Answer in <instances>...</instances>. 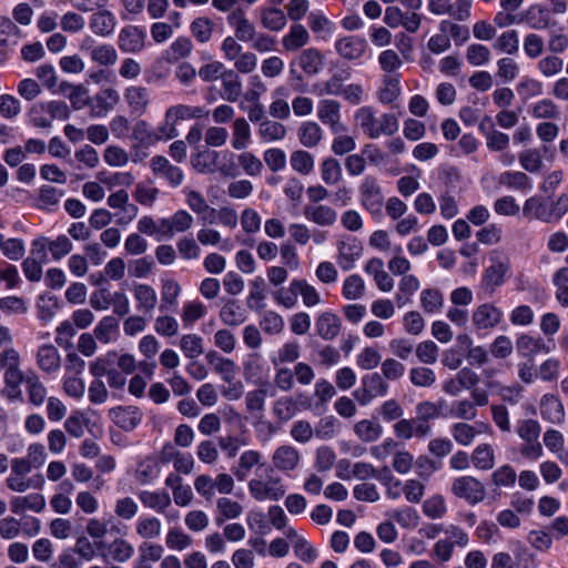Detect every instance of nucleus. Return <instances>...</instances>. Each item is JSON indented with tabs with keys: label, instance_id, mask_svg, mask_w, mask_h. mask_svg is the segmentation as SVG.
I'll use <instances>...</instances> for the list:
<instances>
[{
	"label": "nucleus",
	"instance_id": "1",
	"mask_svg": "<svg viewBox=\"0 0 568 568\" xmlns=\"http://www.w3.org/2000/svg\"><path fill=\"white\" fill-rule=\"evenodd\" d=\"M363 133L369 139H378L381 135H394L398 129V119L393 113H384L379 118L375 115L372 106L359 108L354 115Z\"/></svg>",
	"mask_w": 568,
	"mask_h": 568
},
{
	"label": "nucleus",
	"instance_id": "2",
	"mask_svg": "<svg viewBox=\"0 0 568 568\" xmlns=\"http://www.w3.org/2000/svg\"><path fill=\"white\" fill-rule=\"evenodd\" d=\"M202 106H190L186 104H176L166 109L163 122L154 129L156 142L169 141L179 136L176 128L181 120L200 119L207 115Z\"/></svg>",
	"mask_w": 568,
	"mask_h": 568
},
{
	"label": "nucleus",
	"instance_id": "3",
	"mask_svg": "<svg viewBox=\"0 0 568 568\" xmlns=\"http://www.w3.org/2000/svg\"><path fill=\"white\" fill-rule=\"evenodd\" d=\"M541 426L532 418L520 419L516 424V433L525 442L520 454L527 459L536 460L542 455V446L539 442Z\"/></svg>",
	"mask_w": 568,
	"mask_h": 568
},
{
	"label": "nucleus",
	"instance_id": "4",
	"mask_svg": "<svg viewBox=\"0 0 568 568\" xmlns=\"http://www.w3.org/2000/svg\"><path fill=\"white\" fill-rule=\"evenodd\" d=\"M247 488L256 501H278L286 494V487L278 476H268L266 479L253 478L248 481Z\"/></svg>",
	"mask_w": 568,
	"mask_h": 568
},
{
	"label": "nucleus",
	"instance_id": "5",
	"mask_svg": "<svg viewBox=\"0 0 568 568\" xmlns=\"http://www.w3.org/2000/svg\"><path fill=\"white\" fill-rule=\"evenodd\" d=\"M388 389V383L375 372L362 377L361 386L353 392V397L361 406H367L375 398L385 396Z\"/></svg>",
	"mask_w": 568,
	"mask_h": 568
},
{
	"label": "nucleus",
	"instance_id": "6",
	"mask_svg": "<svg viewBox=\"0 0 568 568\" xmlns=\"http://www.w3.org/2000/svg\"><path fill=\"white\" fill-rule=\"evenodd\" d=\"M452 493L460 499L466 500L469 505L480 504L486 498L485 485L473 476H460L453 480Z\"/></svg>",
	"mask_w": 568,
	"mask_h": 568
},
{
	"label": "nucleus",
	"instance_id": "7",
	"mask_svg": "<svg viewBox=\"0 0 568 568\" xmlns=\"http://www.w3.org/2000/svg\"><path fill=\"white\" fill-rule=\"evenodd\" d=\"M361 204L372 214H379L384 204V195L377 179L366 175L359 185Z\"/></svg>",
	"mask_w": 568,
	"mask_h": 568
},
{
	"label": "nucleus",
	"instance_id": "8",
	"mask_svg": "<svg viewBox=\"0 0 568 568\" xmlns=\"http://www.w3.org/2000/svg\"><path fill=\"white\" fill-rule=\"evenodd\" d=\"M89 372L93 377L106 376V383L111 389L122 390L126 384L125 374L111 365L110 358L97 357L90 362Z\"/></svg>",
	"mask_w": 568,
	"mask_h": 568
},
{
	"label": "nucleus",
	"instance_id": "9",
	"mask_svg": "<svg viewBox=\"0 0 568 568\" xmlns=\"http://www.w3.org/2000/svg\"><path fill=\"white\" fill-rule=\"evenodd\" d=\"M470 0H456L454 3L450 0H429L428 10L436 14H449L457 21H466L470 17Z\"/></svg>",
	"mask_w": 568,
	"mask_h": 568
},
{
	"label": "nucleus",
	"instance_id": "10",
	"mask_svg": "<svg viewBox=\"0 0 568 568\" xmlns=\"http://www.w3.org/2000/svg\"><path fill=\"white\" fill-rule=\"evenodd\" d=\"M504 317L503 311L494 303H484L477 306L471 314V323L478 331L493 329L498 326Z\"/></svg>",
	"mask_w": 568,
	"mask_h": 568
},
{
	"label": "nucleus",
	"instance_id": "11",
	"mask_svg": "<svg viewBox=\"0 0 568 568\" xmlns=\"http://www.w3.org/2000/svg\"><path fill=\"white\" fill-rule=\"evenodd\" d=\"M150 169L156 178L165 180L173 189L179 187L183 182L184 173L182 169L173 165L163 155H154L150 161Z\"/></svg>",
	"mask_w": 568,
	"mask_h": 568
},
{
	"label": "nucleus",
	"instance_id": "12",
	"mask_svg": "<svg viewBox=\"0 0 568 568\" xmlns=\"http://www.w3.org/2000/svg\"><path fill=\"white\" fill-rule=\"evenodd\" d=\"M110 419L122 430H134L143 419V413L138 406H116L109 409Z\"/></svg>",
	"mask_w": 568,
	"mask_h": 568
},
{
	"label": "nucleus",
	"instance_id": "13",
	"mask_svg": "<svg viewBox=\"0 0 568 568\" xmlns=\"http://www.w3.org/2000/svg\"><path fill=\"white\" fill-rule=\"evenodd\" d=\"M341 103L332 99L321 100L317 106V118L328 125L334 134L346 131V126L341 121Z\"/></svg>",
	"mask_w": 568,
	"mask_h": 568
},
{
	"label": "nucleus",
	"instance_id": "14",
	"mask_svg": "<svg viewBox=\"0 0 568 568\" xmlns=\"http://www.w3.org/2000/svg\"><path fill=\"white\" fill-rule=\"evenodd\" d=\"M145 32L135 26L124 27L118 37V45L122 52L136 53L143 50Z\"/></svg>",
	"mask_w": 568,
	"mask_h": 568
},
{
	"label": "nucleus",
	"instance_id": "15",
	"mask_svg": "<svg viewBox=\"0 0 568 568\" xmlns=\"http://www.w3.org/2000/svg\"><path fill=\"white\" fill-rule=\"evenodd\" d=\"M338 256L337 263L344 271H349L354 267L355 262L361 257L363 246L359 241L354 237L342 240L337 244Z\"/></svg>",
	"mask_w": 568,
	"mask_h": 568
},
{
	"label": "nucleus",
	"instance_id": "16",
	"mask_svg": "<svg viewBox=\"0 0 568 568\" xmlns=\"http://www.w3.org/2000/svg\"><path fill=\"white\" fill-rule=\"evenodd\" d=\"M227 23L234 29V34L240 41H253L256 36L254 24L246 18L241 8H236L227 16Z\"/></svg>",
	"mask_w": 568,
	"mask_h": 568
},
{
	"label": "nucleus",
	"instance_id": "17",
	"mask_svg": "<svg viewBox=\"0 0 568 568\" xmlns=\"http://www.w3.org/2000/svg\"><path fill=\"white\" fill-rule=\"evenodd\" d=\"M349 68H337L332 71L328 80L315 84L314 89L318 95H339L344 91L345 82L351 79Z\"/></svg>",
	"mask_w": 568,
	"mask_h": 568
},
{
	"label": "nucleus",
	"instance_id": "18",
	"mask_svg": "<svg viewBox=\"0 0 568 568\" xmlns=\"http://www.w3.org/2000/svg\"><path fill=\"white\" fill-rule=\"evenodd\" d=\"M300 452L292 445L278 446L272 455V464L280 471H292L298 467Z\"/></svg>",
	"mask_w": 568,
	"mask_h": 568
},
{
	"label": "nucleus",
	"instance_id": "19",
	"mask_svg": "<svg viewBox=\"0 0 568 568\" xmlns=\"http://www.w3.org/2000/svg\"><path fill=\"white\" fill-rule=\"evenodd\" d=\"M367 42L358 36H348L335 42V50L346 60H356L364 55Z\"/></svg>",
	"mask_w": 568,
	"mask_h": 568
},
{
	"label": "nucleus",
	"instance_id": "20",
	"mask_svg": "<svg viewBox=\"0 0 568 568\" xmlns=\"http://www.w3.org/2000/svg\"><path fill=\"white\" fill-rule=\"evenodd\" d=\"M163 227V236H173L175 233L189 231L193 223V216L185 210H178L171 217L160 219Z\"/></svg>",
	"mask_w": 568,
	"mask_h": 568
},
{
	"label": "nucleus",
	"instance_id": "21",
	"mask_svg": "<svg viewBox=\"0 0 568 568\" xmlns=\"http://www.w3.org/2000/svg\"><path fill=\"white\" fill-rule=\"evenodd\" d=\"M540 414L544 419L552 424H561L565 419L564 405L561 400L552 394H546L541 397Z\"/></svg>",
	"mask_w": 568,
	"mask_h": 568
},
{
	"label": "nucleus",
	"instance_id": "22",
	"mask_svg": "<svg viewBox=\"0 0 568 568\" xmlns=\"http://www.w3.org/2000/svg\"><path fill=\"white\" fill-rule=\"evenodd\" d=\"M181 294L180 284L173 278L161 281V303L159 310L163 313L173 312L178 306V298Z\"/></svg>",
	"mask_w": 568,
	"mask_h": 568
},
{
	"label": "nucleus",
	"instance_id": "23",
	"mask_svg": "<svg viewBox=\"0 0 568 568\" xmlns=\"http://www.w3.org/2000/svg\"><path fill=\"white\" fill-rule=\"evenodd\" d=\"M89 26L94 34L108 37L113 33L116 19L111 11L102 9L91 16Z\"/></svg>",
	"mask_w": 568,
	"mask_h": 568
},
{
	"label": "nucleus",
	"instance_id": "24",
	"mask_svg": "<svg viewBox=\"0 0 568 568\" xmlns=\"http://www.w3.org/2000/svg\"><path fill=\"white\" fill-rule=\"evenodd\" d=\"M124 99L132 113L142 115L146 112L150 98L146 88L132 85L125 89Z\"/></svg>",
	"mask_w": 568,
	"mask_h": 568
},
{
	"label": "nucleus",
	"instance_id": "25",
	"mask_svg": "<svg viewBox=\"0 0 568 568\" xmlns=\"http://www.w3.org/2000/svg\"><path fill=\"white\" fill-rule=\"evenodd\" d=\"M37 364L41 371L48 374L58 372L61 366L58 349L51 344L41 345L37 352Z\"/></svg>",
	"mask_w": 568,
	"mask_h": 568
},
{
	"label": "nucleus",
	"instance_id": "26",
	"mask_svg": "<svg viewBox=\"0 0 568 568\" xmlns=\"http://www.w3.org/2000/svg\"><path fill=\"white\" fill-rule=\"evenodd\" d=\"M317 334L325 341H333L341 331L339 317L331 312L322 313L315 323Z\"/></svg>",
	"mask_w": 568,
	"mask_h": 568
},
{
	"label": "nucleus",
	"instance_id": "27",
	"mask_svg": "<svg viewBox=\"0 0 568 568\" xmlns=\"http://www.w3.org/2000/svg\"><path fill=\"white\" fill-rule=\"evenodd\" d=\"M310 41V33L301 23L291 26L290 31L283 37L282 45L286 51H297Z\"/></svg>",
	"mask_w": 568,
	"mask_h": 568
},
{
	"label": "nucleus",
	"instance_id": "28",
	"mask_svg": "<svg viewBox=\"0 0 568 568\" xmlns=\"http://www.w3.org/2000/svg\"><path fill=\"white\" fill-rule=\"evenodd\" d=\"M304 214L308 221L320 226H331L337 220V212L324 204L307 206Z\"/></svg>",
	"mask_w": 568,
	"mask_h": 568
},
{
	"label": "nucleus",
	"instance_id": "29",
	"mask_svg": "<svg viewBox=\"0 0 568 568\" xmlns=\"http://www.w3.org/2000/svg\"><path fill=\"white\" fill-rule=\"evenodd\" d=\"M262 455L257 450H245L241 454L236 465L231 470L237 480H244L253 467L261 464Z\"/></svg>",
	"mask_w": 568,
	"mask_h": 568
},
{
	"label": "nucleus",
	"instance_id": "30",
	"mask_svg": "<svg viewBox=\"0 0 568 568\" xmlns=\"http://www.w3.org/2000/svg\"><path fill=\"white\" fill-rule=\"evenodd\" d=\"M222 81V98L227 102H236L242 94L243 84L240 75L232 69H229Z\"/></svg>",
	"mask_w": 568,
	"mask_h": 568
},
{
	"label": "nucleus",
	"instance_id": "31",
	"mask_svg": "<svg viewBox=\"0 0 568 568\" xmlns=\"http://www.w3.org/2000/svg\"><path fill=\"white\" fill-rule=\"evenodd\" d=\"M10 505L14 514H20L27 509L41 513L45 508V498L41 494L33 493L23 497H14Z\"/></svg>",
	"mask_w": 568,
	"mask_h": 568
},
{
	"label": "nucleus",
	"instance_id": "32",
	"mask_svg": "<svg viewBox=\"0 0 568 568\" xmlns=\"http://www.w3.org/2000/svg\"><path fill=\"white\" fill-rule=\"evenodd\" d=\"M516 348L518 355L532 359V357L541 352L548 353L549 348L545 345L542 339L523 334L517 338Z\"/></svg>",
	"mask_w": 568,
	"mask_h": 568
},
{
	"label": "nucleus",
	"instance_id": "33",
	"mask_svg": "<svg viewBox=\"0 0 568 568\" xmlns=\"http://www.w3.org/2000/svg\"><path fill=\"white\" fill-rule=\"evenodd\" d=\"M523 212L530 219H536L545 223H551L549 205L539 196H531L526 200Z\"/></svg>",
	"mask_w": 568,
	"mask_h": 568
},
{
	"label": "nucleus",
	"instance_id": "34",
	"mask_svg": "<svg viewBox=\"0 0 568 568\" xmlns=\"http://www.w3.org/2000/svg\"><path fill=\"white\" fill-rule=\"evenodd\" d=\"M24 385L29 402L34 406H41L47 398V388L34 371L27 372Z\"/></svg>",
	"mask_w": 568,
	"mask_h": 568
},
{
	"label": "nucleus",
	"instance_id": "35",
	"mask_svg": "<svg viewBox=\"0 0 568 568\" xmlns=\"http://www.w3.org/2000/svg\"><path fill=\"white\" fill-rule=\"evenodd\" d=\"M120 101L116 90L109 88L97 94L93 99L92 113L95 116H103L112 110Z\"/></svg>",
	"mask_w": 568,
	"mask_h": 568
},
{
	"label": "nucleus",
	"instance_id": "36",
	"mask_svg": "<svg viewBox=\"0 0 568 568\" xmlns=\"http://www.w3.org/2000/svg\"><path fill=\"white\" fill-rule=\"evenodd\" d=\"M134 298L138 303V310L144 313H150L154 310L158 303L155 290L148 284H135L133 287Z\"/></svg>",
	"mask_w": 568,
	"mask_h": 568
},
{
	"label": "nucleus",
	"instance_id": "37",
	"mask_svg": "<svg viewBox=\"0 0 568 568\" xmlns=\"http://www.w3.org/2000/svg\"><path fill=\"white\" fill-rule=\"evenodd\" d=\"M300 143L305 148H315L323 138L322 128L314 121L303 122L297 130Z\"/></svg>",
	"mask_w": 568,
	"mask_h": 568
},
{
	"label": "nucleus",
	"instance_id": "38",
	"mask_svg": "<svg viewBox=\"0 0 568 568\" xmlns=\"http://www.w3.org/2000/svg\"><path fill=\"white\" fill-rule=\"evenodd\" d=\"M509 271L507 263L498 262L486 268L481 285L485 290L494 292L505 282L506 273Z\"/></svg>",
	"mask_w": 568,
	"mask_h": 568
},
{
	"label": "nucleus",
	"instance_id": "39",
	"mask_svg": "<svg viewBox=\"0 0 568 568\" xmlns=\"http://www.w3.org/2000/svg\"><path fill=\"white\" fill-rule=\"evenodd\" d=\"M296 61L307 75H315L323 68V55L314 48L302 51Z\"/></svg>",
	"mask_w": 568,
	"mask_h": 568
},
{
	"label": "nucleus",
	"instance_id": "40",
	"mask_svg": "<svg viewBox=\"0 0 568 568\" xmlns=\"http://www.w3.org/2000/svg\"><path fill=\"white\" fill-rule=\"evenodd\" d=\"M216 509L219 511V516L215 519L217 525H222L229 519H236L243 513L242 505L227 497H221L216 500Z\"/></svg>",
	"mask_w": 568,
	"mask_h": 568
},
{
	"label": "nucleus",
	"instance_id": "41",
	"mask_svg": "<svg viewBox=\"0 0 568 568\" xmlns=\"http://www.w3.org/2000/svg\"><path fill=\"white\" fill-rule=\"evenodd\" d=\"M470 460L475 468L489 470L495 465V454L491 445L480 444L471 453Z\"/></svg>",
	"mask_w": 568,
	"mask_h": 568
},
{
	"label": "nucleus",
	"instance_id": "42",
	"mask_svg": "<svg viewBox=\"0 0 568 568\" xmlns=\"http://www.w3.org/2000/svg\"><path fill=\"white\" fill-rule=\"evenodd\" d=\"M251 141V128L244 118H237L232 126V146L235 150H244Z\"/></svg>",
	"mask_w": 568,
	"mask_h": 568
},
{
	"label": "nucleus",
	"instance_id": "43",
	"mask_svg": "<svg viewBox=\"0 0 568 568\" xmlns=\"http://www.w3.org/2000/svg\"><path fill=\"white\" fill-rule=\"evenodd\" d=\"M141 503L149 508L163 513L171 505V497L166 491H148L139 494Z\"/></svg>",
	"mask_w": 568,
	"mask_h": 568
},
{
	"label": "nucleus",
	"instance_id": "44",
	"mask_svg": "<svg viewBox=\"0 0 568 568\" xmlns=\"http://www.w3.org/2000/svg\"><path fill=\"white\" fill-rule=\"evenodd\" d=\"M132 139L135 143H139V145L144 148H149L158 143L154 128H152L145 120H139L134 123Z\"/></svg>",
	"mask_w": 568,
	"mask_h": 568
},
{
	"label": "nucleus",
	"instance_id": "45",
	"mask_svg": "<svg viewBox=\"0 0 568 568\" xmlns=\"http://www.w3.org/2000/svg\"><path fill=\"white\" fill-rule=\"evenodd\" d=\"M220 317L225 325L239 326L245 322V312L234 300H229L220 311Z\"/></svg>",
	"mask_w": 568,
	"mask_h": 568
},
{
	"label": "nucleus",
	"instance_id": "46",
	"mask_svg": "<svg viewBox=\"0 0 568 568\" xmlns=\"http://www.w3.org/2000/svg\"><path fill=\"white\" fill-rule=\"evenodd\" d=\"M354 433L362 442L372 443L381 437L383 428L371 419H362L354 425Z\"/></svg>",
	"mask_w": 568,
	"mask_h": 568
},
{
	"label": "nucleus",
	"instance_id": "47",
	"mask_svg": "<svg viewBox=\"0 0 568 568\" xmlns=\"http://www.w3.org/2000/svg\"><path fill=\"white\" fill-rule=\"evenodd\" d=\"M102 358H110L111 365H116L118 369L121 371L125 375H131L138 368V363L135 357L129 353H119L115 351H110L105 355L101 356Z\"/></svg>",
	"mask_w": 568,
	"mask_h": 568
},
{
	"label": "nucleus",
	"instance_id": "48",
	"mask_svg": "<svg viewBox=\"0 0 568 568\" xmlns=\"http://www.w3.org/2000/svg\"><path fill=\"white\" fill-rule=\"evenodd\" d=\"M261 22L271 31H281L286 26V16L278 8H265L261 11Z\"/></svg>",
	"mask_w": 568,
	"mask_h": 568
},
{
	"label": "nucleus",
	"instance_id": "49",
	"mask_svg": "<svg viewBox=\"0 0 568 568\" xmlns=\"http://www.w3.org/2000/svg\"><path fill=\"white\" fill-rule=\"evenodd\" d=\"M400 94L399 80L396 75H385L383 87L378 91V100L383 104H390Z\"/></svg>",
	"mask_w": 568,
	"mask_h": 568
},
{
	"label": "nucleus",
	"instance_id": "50",
	"mask_svg": "<svg viewBox=\"0 0 568 568\" xmlns=\"http://www.w3.org/2000/svg\"><path fill=\"white\" fill-rule=\"evenodd\" d=\"M258 135L265 142L282 140L286 135V128L280 122L266 119L260 123Z\"/></svg>",
	"mask_w": 568,
	"mask_h": 568
},
{
	"label": "nucleus",
	"instance_id": "51",
	"mask_svg": "<svg viewBox=\"0 0 568 568\" xmlns=\"http://www.w3.org/2000/svg\"><path fill=\"white\" fill-rule=\"evenodd\" d=\"M91 60L102 67H111L116 63L118 52L112 44H98L91 50Z\"/></svg>",
	"mask_w": 568,
	"mask_h": 568
},
{
	"label": "nucleus",
	"instance_id": "52",
	"mask_svg": "<svg viewBox=\"0 0 568 568\" xmlns=\"http://www.w3.org/2000/svg\"><path fill=\"white\" fill-rule=\"evenodd\" d=\"M291 166L294 171L303 175H308L314 170V156L304 150H296L290 158Z\"/></svg>",
	"mask_w": 568,
	"mask_h": 568
},
{
	"label": "nucleus",
	"instance_id": "53",
	"mask_svg": "<svg viewBox=\"0 0 568 568\" xmlns=\"http://www.w3.org/2000/svg\"><path fill=\"white\" fill-rule=\"evenodd\" d=\"M265 281L262 276H256L250 283V295L247 297V306L251 310H261L265 306Z\"/></svg>",
	"mask_w": 568,
	"mask_h": 568
},
{
	"label": "nucleus",
	"instance_id": "54",
	"mask_svg": "<svg viewBox=\"0 0 568 568\" xmlns=\"http://www.w3.org/2000/svg\"><path fill=\"white\" fill-rule=\"evenodd\" d=\"M409 381L416 387L428 388L436 383V374L427 366H416L409 369Z\"/></svg>",
	"mask_w": 568,
	"mask_h": 568
},
{
	"label": "nucleus",
	"instance_id": "55",
	"mask_svg": "<svg viewBox=\"0 0 568 568\" xmlns=\"http://www.w3.org/2000/svg\"><path fill=\"white\" fill-rule=\"evenodd\" d=\"M297 409V403L288 396L278 398L273 405V414L281 422H288L292 419Z\"/></svg>",
	"mask_w": 568,
	"mask_h": 568
},
{
	"label": "nucleus",
	"instance_id": "56",
	"mask_svg": "<svg viewBox=\"0 0 568 568\" xmlns=\"http://www.w3.org/2000/svg\"><path fill=\"white\" fill-rule=\"evenodd\" d=\"M491 59L488 47L480 43H471L466 49V60L473 67H483Z\"/></svg>",
	"mask_w": 568,
	"mask_h": 568
},
{
	"label": "nucleus",
	"instance_id": "57",
	"mask_svg": "<svg viewBox=\"0 0 568 568\" xmlns=\"http://www.w3.org/2000/svg\"><path fill=\"white\" fill-rule=\"evenodd\" d=\"M321 176L327 185H335L342 180V168L334 158L325 159L321 164Z\"/></svg>",
	"mask_w": 568,
	"mask_h": 568
},
{
	"label": "nucleus",
	"instance_id": "58",
	"mask_svg": "<svg viewBox=\"0 0 568 568\" xmlns=\"http://www.w3.org/2000/svg\"><path fill=\"white\" fill-rule=\"evenodd\" d=\"M104 547V542H92L85 536H79L73 547H71L83 561H91L97 556V549Z\"/></svg>",
	"mask_w": 568,
	"mask_h": 568
},
{
	"label": "nucleus",
	"instance_id": "59",
	"mask_svg": "<svg viewBox=\"0 0 568 568\" xmlns=\"http://www.w3.org/2000/svg\"><path fill=\"white\" fill-rule=\"evenodd\" d=\"M109 551L114 561L126 562L132 558L134 548L128 540L123 538H115L109 545Z\"/></svg>",
	"mask_w": 568,
	"mask_h": 568
},
{
	"label": "nucleus",
	"instance_id": "60",
	"mask_svg": "<svg viewBox=\"0 0 568 568\" xmlns=\"http://www.w3.org/2000/svg\"><path fill=\"white\" fill-rule=\"evenodd\" d=\"M420 305L424 312H438L444 305V296L436 288H426L420 293Z\"/></svg>",
	"mask_w": 568,
	"mask_h": 568
},
{
	"label": "nucleus",
	"instance_id": "61",
	"mask_svg": "<svg viewBox=\"0 0 568 568\" xmlns=\"http://www.w3.org/2000/svg\"><path fill=\"white\" fill-rule=\"evenodd\" d=\"M268 383H263L260 388L251 390L245 396V404L248 412H262L265 405V398L268 395Z\"/></svg>",
	"mask_w": 568,
	"mask_h": 568
},
{
	"label": "nucleus",
	"instance_id": "62",
	"mask_svg": "<svg viewBox=\"0 0 568 568\" xmlns=\"http://www.w3.org/2000/svg\"><path fill=\"white\" fill-rule=\"evenodd\" d=\"M180 347L187 358L194 359L203 353V338L196 334L183 335Z\"/></svg>",
	"mask_w": 568,
	"mask_h": 568
},
{
	"label": "nucleus",
	"instance_id": "63",
	"mask_svg": "<svg viewBox=\"0 0 568 568\" xmlns=\"http://www.w3.org/2000/svg\"><path fill=\"white\" fill-rule=\"evenodd\" d=\"M494 48L507 54H515L519 49L518 33L516 30H509L501 33L494 43Z\"/></svg>",
	"mask_w": 568,
	"mask_h": 568
},
{
	"label": "nucleus",
	"instance_id": "64",
	"mask_svg": "<svg viewBox=\"0 0 568 568\" xmlns=\"http://www.w3.org/2000/svg\"><path fill=\"white\" fill-rule=\"evenodd\" d=\"M83 559L71 548H64L51 568H82Z\"/></svg>",
	"mask_w": 568,
	"mask_h": 568
}]
</instances>
